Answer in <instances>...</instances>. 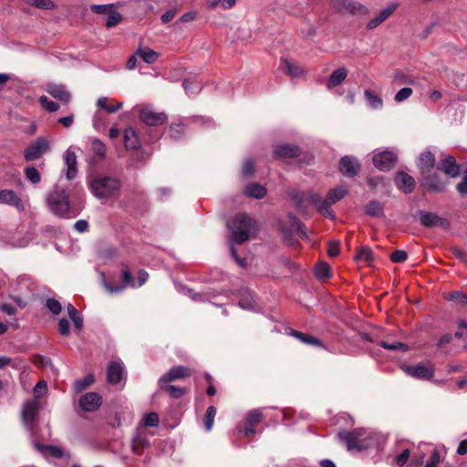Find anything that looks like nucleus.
<instances>
[{
    "instance_id": "nucleus-64",
    "label": "nucleus",
    "mask_w": 467,
    "mask_h": 467,
    "mask_svg": "<svg viewBox=\"0 0 467 467\" xmlns=\"http://www.w3.org/2000/svg\"><path fill=\"white\" fill-rule=\"evenodd\" d=\"M451 254L457 258L459 259L461 262L464 263L465 265H467V253L461 250L460 248L458 247H451Z\"/></svg>"
},
{
    "instance_id": "nucleus-50",
    "label": "nucleus",
    "mask_w": 467,
    "mask_h": 467,
    "mask_svg": "<svg viewBox=\"0 0 467 467\" xmlns=\"http://www.w3.org/2000/svg\"><path fill=\"white\" fill-rule=\"evenodd\" d=\"M25 174L26 179L34 184L38 183L41 180L40 173L35 167H26Z\"/></svg>"
},
{
    "instance_id": "nucleus-18",
    "label": "nucleus",
    "mask_w": 467,
    "mask_h": 467,
    "mask_svg": "<svg viewBox=\"0 0 467 467\" xmlns=\"http://www.w3.org/2000/svg\"><path fill=\"white\" fill-rule=\"evenodd\" d=\"M416 164L420 175L435 170L437 167L435 156L430 150H425L420 154Z\"/></svg>"
},
{
    "instance_id": "nucleus-6",
    "label": "nucleus",
    "mask_w": 467,
    "mask_h": 467,
    "mask_svg": "<svg viewBox=\"0 0 467 467\" xmlns=\"http://www.w3.org/2000/svg\"><path fill=\"white\" fill-rule=\"evenodd\" d=\"M439 171H440L436 168L427 173L421 174L420 178V187L431 193L443 192L450 184V181Z\"/></svg>"
},
{
    "instance_id": "nucleus-19",
    "label": "nucleus",
    "mask_w": 467,
    "mask_h": 467,
    "mask_svg": "<svg viewBox=\"0 0 467 467\" xmlns=\"http://www.w3.org/2000/svg\"><path fill=\"white\" fill-rule=\"evenodd\" d=\"M301 154V149L291 143H282L276 145L274 150V155L277 159H293Z\"/></svg>"
},
{
    "instance_id": "nucleus-10",
    "label": "nucleus",
    "mask_w": 467,
    "mask_h": 467,
    "mask_svg": "<svg viewBox=\"0 0 467 467\" xmlns=\"http://www.w3.org/2000/svg\"><path fill=\"white\" fill-rule=\"evenodd\" d=\"M348 194V190L343 186H337L331 189L323 199L324 215L327 217L333 218L334 214L330 209L331 205L341 201L345 196Z\"/></svg>"
},
{
    "instance_id": "nucleus-40",
    "label": "nucleus",
    "mask_w": 467,
    "mask_h": 467,
    "mask_svg": "<svg viewBox=\"0 0 467 467\" xmlns=\"http://www.w3.org/2000/svg\"><path fill=\"white\" fill-rule=\"evenodd\" d=\"M136 55L148 64L154 63L158 58V53L149 47L139 48Z\"/></svg>"
},
{
    "instance_id": "nucleus-59",
    "label": "nucleus",
    "mask_w": 467,
    "mask_h": 467,
    "mask_svg": "<svg viewBox=\"0 0 467 467\" xmlns=\"http://www.w3.org/2000/svg\"><path fill=\"white\" fill-rule=\"evenodd\" d=\"M184 131L182 124H172L170 127V136L174 139H179Z\"/></svg>"
},
{
    "instance_id": "nucleus-43",
    "label": "nucleus",
    "mask_w": 467,
    "mask_h": 467,
    "mask_svg": "<svg viewBox=\"0 0 467 467\" xmlns=\"http://www.w3.org/2000/svg\"><path fill=\"white\" fill-rule=\"evenodd\" d=\"M36 448L40 451H48L54 458L60 459L64 456L61 448L53 445H41L36 443Z\"/></svg>"
},
{
    "instance_id": "nucleus-7",
    "label": "nucleus",
    "mask_w": 467,
    "mask_h": 467,
    "mask_svg": "<svg viewBox=\"0 0 467 467\" xmlns=\"http://www.w3.org/2000/svg\"><path fill=\"white\" fill-rule=\"evenodd\" d=\"M291 198L298 209L304 210L308 205H313L319 213L324 215L323 199L317 192L313 191L306 192L296 191L292 192Z\"/></svg>"
},
{
    "instance_id": "nucleus-33",
    "label": "nucleus",
    "mask_w": 467,
    "mask_h": 467,
    "mask_svg": "<svg viewBox=\"0 0 467 467\" xmlns=\"http://www.w3.org/2000/svg\"><path fill=\"white\" fill-rule=\"evenodd\" d=\"M122 277H123V285H109V284L106 283V281H104V287L106 288V290L110 293V294H115V293H119V292H121L127 285H131L132 286H135V284L133 283V280H132V276L130 275V273L128 271V270H124L122 272Z\"/></svg>"
},
{
    "instance_id": "nucleus-26",
    "label": "nucleus",
    "mask_w": 467,
    "mask_h": 467,
    "mask_svg": "<svg viewBox=\"0 0 467 467\" xmlns=\"http://www.w3.org/2000/svg\"><path fill=\"white\" fill-rule=\"evenodd\" d=\"M286 333L289 336L298 339L303 344L313 346V347H317V348L324 347L322 341L317 337H314V336H311L308 334H305L303 332H300V331L293 329V328H287Z\"/></svg>"
},
{
    "instance_id": "nucleus-44",
    "label": "nucleus",
    "mask_w": 467,
    "mask_h": 467,
    "mask_svg": "<svg viewBox=\"0 0 467 467\" xmlns=\"http://www.w3.org/2000/svg\"><path fill=\"white\" fill-rule=\"evenodd\" d=\"M446 300L457 302L462 306H467V293L464 294L461 291H453L444 296Z\"/></svg>"
},
{
    "instance_id": "nucleus-38",
    "label": "nucleus",
    "mask_w": 467,
    "mask_h": 467,
    "mask_svg": "<svg viewBox=\"0 0 467 467\" xmlns=\"http://www.w3.org/2000/svg\"><path fill=\"white\" fill-rule=\"evenodd\" d=\"M364 96L367 103L374 109H379L383 107V101L379 96L375 94L370 89L364 91Z\"/></svg>"
},
{
    "instance_id": "nucleus-37",
    "label": "nucleus",
    "mask_w": 467,
    "mask_h": 467,
    "mask_svg": "<svg viewBox=\"0 0 467 467\" xmlns=\"http://www.w3.org/2000/svg\"><path fill=\"white\" fill-rule=\"evenodd\" d=\"M314 274L318 280L327 279L331 276V267L327 263H317L314 267Z\"/></svg>"
},
{
    "instance_id": "nucleus-56",
    "label": "nucleus",
    "mask_w": 467,
    "mask_h": 467,
    "mask_svg": "<svg viewBox=\"0 0 467 467\" xmlns=\"http://www.w3.org/2000/svg\"><path fill=\"white\" fill-rule=\"evenodd\" d=\"M121 20V16L119 13L116 11H112L109 14L107 20H106V26L107 27H113L119 24V22Z\"/></svg>"
},
{
    "instance_id": "nucleus-39",
    "label": "nucleus",
    "mask_w": 467,
    "mask_h": 467,
    "mask_svg": "<svg viewBox=\"0 0 467 467\" xmlns=\"http://www.w3.org/2000/svg\"><path fill=\"white\" fill-rule=\"evenodd\" d=\"M150 445L149 440L141 436L140 434H138L132 439V451L134 453L140 455L142 453L145 448H147Z\"/></svg>"
},
{
    "instance_id": "nucleus-24",
    "label": "nucleus",
    "mask_w": 467,
    "mask_h": 467,
    "mask_svg": "<svg viewBox=\"0 0 467 467\" xmlns=\"http://www.w3.org/2000/svg\"><path fill=\"white\" fill-rule=\"evenodd\" d=\"M46 91L56 99L60 100L64 104L69 103L71 99L70 93L62 85L56 83H47L46 85Z\"/></svg>"
},
{
    "instance_id": "nucleus-61",
    "label": "nucleus",
    "mask_w": 467,
    "mask_h": 467,
    "mask_svg": "<svg viewBox=\"0 0 467 467\" xmlns=\"http://www.w3.org/2000/svg\"><path fill=\"white\" fill-rule=\"evenodd\" d=\"M410 455V451L409 449H405L402 452L396 456L395 462L399 466H403L408 462Z\"/></svg>"
},
{
    "instance_id": "nucleus-41",
    "label": "nucleus",
    "mask_w": 467,
    "mask_h": 467,
    "mask_svg": "<svg viewBox=\"0 0 467 467\" xmlns=\"http://www.w3.org/2000/svg\"><path fill=\"white\" fill-rule=\"evenodd\" d=\"M216 412L217 410L214 406H210L207 408L203 419L204 428L206 431H210L213 429Z\"/></svg>"
},
{
    "instance_id": "nucleus-48",
    "label": "nucleus",
    "mask_w": 467,
    "mask_h": 467,
    "mask_svg": "<svg viewBox=\"0 0 467 467\" xmlns=\"http://www.w3.org/2000/svg\"><path fill=\"white\" fill-rule=\"evenodd\" d=\"M39 103L41 107L48 112H56L59 109V105L54 101L49 100L47 96H41L39 98Z\"/></svg>"
},
{
    "instance_id": "nucleus-49",
    "label": "nucleus",
    "mask_w": 467,
    "mask_h": 467,
    "mask_svg": "<svg viewBox=\"0 0 467 467\" xmlns=\"http://www.w3.org/2000/svg\"><path fill=\"white\" fill-rule=\"evenodd\" d=\"M380 347H382L385 349L392 350V351H407L408 347L404 343L400 342H395V343H388L386 341H380L379 343Z\"/></svg>"
},
{
    "instance_id": "nucleus-13",
    "label": "nucleus",
    "mask_w": 467,
    "mask_h": 467,
    "mask_svg": "<svg viewBox=\"0 0 467 467\" xmlns=\"http://www.w3.org/2000/svg\"><path fill=\"white\" fill-rule=\"evenodd\" d=\"M49 149V143L44 137H38L35 142L30 144L24 151L25 159L32 161L39 159Z\"/></svg>"
},
{
    "instance_id": "nucleus-32",
    "label": "nucleus",
    "mask_w": 467,
    "mask_h": 467,
    "mask_svg": "<svg viewBox=\"0 0 467 467\" xmlns=\"http://www.w3.org/2000/svg\"><path fill=\"white\" fill-rule=\"evenodd\" d=\"M348 77V69L345 67H340L335 69L327 82V88L331 89L340 85Z\"/></svg>"
},
{
    "instance_id": "nucleus-12",
    "label": "nucleus",
    "mask_w": 467,
    "mask_h": 467,
    "mask_svg": "<svg viewBox=\"0 0 467 467\" xmlns=\"http://www.w3.org/2000/svg\"><path fill=\"white\" fill-rule=\"evenodd\" d=\"M40 409V403L36 400H28L24 403L21 417L26 427L32 431L36 418Z\"/></svg>"
},
{
    "instance_id": "nucleus-9",
    "label": "nucleus",
    "mask_w": 467,
    "mask_h": 467,
    "mask_svg": "<svg viewBox=\"0 0 467 467\" xmlns=\"http://www.w3.org/2000/svg\"><path fill=\"white\" fill-rule=\"evenodd\" d=\"M405 373L412 378L421 380H431L434 377V366L431 363H419L413 366L403 367Z\"/></svg>"
},
{
    "instance_id": "nucleus-47",
    "label": "nucleus",
    "mask_w": 467,
    "mask_h": 467,
    "mask_svg": "<svg viewBox=\"0 0 467 467\" xmlns=\"http://www.w3.org/2000/svg\"><path fill=\"white\" fill-rule=\"evenodd\" d=\"M97 105L105 109L108 113H114L122 107V103L119 102L115 106L108 104V99L105 97L99 98L97 101Z\"/></svg>"
},
{
    "instance_id": "nucleus-55",
    "label": "nucleus",
    "mask_w": 467,
    "mask_h": 467,
    "mask_svg": "<svg viewBox=\"0 0 467 467\" xmlns=\"http://www.w3.org/2000/svg\"><path fill=\"white\" fill-rule=\"evenodd\" d=\"M339 242L335 240H330L327 244V255L329 257H336L339 254Z\"/></svg>"
},
{
    "instance_id": "nucleus-58",
    "label": "nucleus",
    "mask_w": 467,
    "mask_h": 467,
    "mask_svg": "<svg viewBox=\"0 0 467 467\" xmlns=\"http://www.w3.org/2000/svg\"><path fill=\"white\" fill-rule=\"evenodd\" d=\"M412 94V88H402L400 89L395 95V100L397 102H401L407 99H409Z\"/></svg>"
},
{
    "instance_id": "nucleus-45",
    "label": "nucleus",
    "mask_w": 467,
    "mask_h": 467,
    "mask_svg": "<svg viewBox=\"0 0 467 467\" xmlns=\"http://www.w3.org/2000/svg\"><path fill=\"white\" fill-rule=\"evenodd\" d=\"M94 382V377L93 375L89 374L86 376L84 379L77 380L73 384V388L76 392H81L86 388H88L89 385H91Z\"/></svg>"
},
{
    "instance_id": "nucleus-34",
    "label": "nucleus",
    "mask_w": 467,
    "mask_h": 467,
    "mask_svg": "<svg viewBox=\"0 0 467 467\" xmlns=\"http://www.w3.org/2000/svg\"><path fill=\"white\" fill-rule=\"evenodd\" d=\"M284 71L291 78H300L304 74V69L296 63H293L287 59L282 60Z\"/></svg>"
},
{
    "instance_id": "nucleus-53",
    "label": "nucleus",
    "mask_w": 467,
    "mask_h": 467,
    "mask_svg": "<svg viewBox=\"0 0 467 467\" xmlns=\"http://www.w3.org/2000/svg\"><path fill=\"white\" fill-rule=\"evenodd\" d=\"M92 150L96 156L102 158L106 153V147L99 140H94L92 141Z\"/></svg>"
},
{
    "instance_id": "nucleus-5",
    "label": "nucleus",
    "mask_w": 467,
    "mask_h": 467,
    "mask_svg": "<svg viewBox=\"0 0 467 467\" xmlns=\"http://www.w3.org/2000/svg\"><path fill=\"white\" fill-rule=\"evenodd\" d=\"M50 212L59 217H66L69 213V201L65 189L56 187L47 197Z\"/></svg>"
},
{
    "instance_id": "nucleus-8",
    "label": "nucleus",
    "mask_w": 467,
    "mask_h": 467,
    "mask_svg": "<svg viewBox=\"0 0 467 467\" xmlns=\"http://www.w3.org/2000/svg\"><path fill=\"white\" fill-rule=\"evenodd\" d=\"M140 119L148 126H159L164 124L168 118L164 112H156L150 106H138Z\"/></svg>"
},
{
    "instance_id": "nucleus-21",
    "label": "nucleus",
    "mask_w": 467,
    "mask_h": 467,
    "mask_svg": "<svg viewBox=\"0 0 467 467\" xmlns=\"http://www.w3.org/2000/svg\"><path fill=\"white\" fill-rule=\"evenodd\" d=\"M262 412L260 409L251 410L245 420L244 425L241 431L244 436L248 437L255 433L254 427L261 421Z\"/></svg>"
},
{
    "instance_id": "nucleus-11",
    "label": "nucleus",
    "mask_w": 467,
    "mask_h": 467,
    "mask_svg": "<svg viewBox=\"0 0 467 467\" xmlns=\"http://www.w3.org/2000/svg\"><path fill=\"white\" fill-rule=\"evenodd\" d=\"M333 7L339 13L351 15H367L368 9L362 4L353 0H333Z\"/></svg>"
},
{
    "instance_id": "nucleus-63",
    "label": "nucleus",
    "mask_w": 467,
    "mask_h": 467,
    "mask_svg": "<svg viewBox=\"0 0 467 467\" xmlns=\"http://www.w3.org/2000/svg\"><path fill=\"white\" fill-rule=\"evenodd\" d=\"M254 171V164L252 160L248 159L244 161L243 169H242V174L244 176H250Z\"/></svg>"
},
{
    "instance_id": "nucleus-4",
    "label": "nucleus",
    "mask_w": 467,
    "mask_h": 467,
    "mask_svg": "<svg viewBox=\"0 0 467 467\" xmlns=\"http://www.w3.org/2000/svg\"><path fill=\"white\" fill-rule=\"evenodd\" d=\"M368 433L363 429L341 431L337 434L338 442L344 444L348 451H362L368 447L366 442Z\"/></svg>"
},
{
    "instance_id": "nucleus-16",
    "label": "nucleus",
    "mask_w": 467,
    "mask_h": 467,
    "mask_svg": "<svg viewBox=\"0 0 467 467\" xmlns=\"http://www.w3.org/2000/svg\"><path fill=\"white\" fill-rule=\"evenodd\" d=\"M421 225L427 228L441 226L446 228L449 225L448 220L439 217L436 213L420 210L417 212Z\"/></svg>"
},
{
    "instance_id": "nucleus-30",
    "label": "nucleus",
    "mask_w": 467,
    "mask_h": 467,
    "mask_svg": "<svg viewBox=\"0 0 467 467\" xmlns=\"http://www.w3.org/2000/svg\"><path fill=\"white\" fill-rule=\"evenodd\" d=\"M397 9V5L392 4L389 5L387 8L380 11V13L368 21L367 27L368 29H374L379 26L381 23L386 21Z\"/></svg>"
},
{
    "instance_id": "nucleus-1",
    "label": "nucleus",
    "mask_w": 467,
    "mask_h": 467,
    "mask_svg": "<svg viewBox=\"0 0 467 467\" xmlns=\"http://www.w3.org/2000/svg\"><path fill=\"white\" fill-rule=\"evenodd\" d=\"M278 230L284 244L294 249H298L301 246L296 234L301 239L307 238L306 226L299 219L291 214L286 220L278 223Z\"/></svg>"
},
{
    "instance_id": "nucleus-27",
    "label": "nucleus",
    "mask_w": 467,
    "mask_h": 467,
    "mask_svg": "<svg viewBox=\"0 0 467 467\" xmlns=\"http://www.w3.org/2000/svg\"><path fill=\"white\" fill-rule=\"evenodd\" d=\"M0 203L11 205L18 211L24 210V203L22 200L12 190L0 191Z\"/></svg>"
},
{
    "instance_id": "nucleus-60",
    "label": "nucleus",
    "mask_w": 467,
    "mask_h": 467,
    "mask_svg": "<svg viewBox=\"0 0 467 467\" xmlns=\"http://www.w3.org/2000/svg\"><path fill=\"white\" fill-rule=\"evenodd\" d=\"M166 390L170 393V395L174 398V399H178V398H181L182 396L184 395L185 393V390L184 389H182V388H179V387H175L173 385H169L167 386L166 388Z\"/></svg>"
},
{
    "instance_id": "nucleus-46",
    "label": "nucleus",
    "mask_w": 467,
    "mask_h": 467,
    "mask_svg": "<svg viewBox=\"0 0 467 467\" xmlns=\"http://www.w3.org/2000/svg\"><path fill=\"white\" fill-rule=\"evenodd\" d=\"M26 3L34 7L45 10H51L56 7L52 0H26Z\"/></svg>"
},
{
    "instance_id": "nucleus-35",
    "label": "nucleus",
    "mask_w": 467,
    "mask_h": 467,
    "mask_svg": "<svg viewBox=\"0 0 467 467\" xmlns=\"http://www.w3.org/2000/svg\"><path fill=\"white\" fill-rule=\"evenodd\" d=\"M357 262H364L368 265H370L374 260L373 252L369 247L360 246L358 249V253L354 257Z\"/></svg>"
},
{
    "instance_id": "nucleus-52",
    "label": "nucleus",
    "mask_w": 467,
    "mask_h": 467,
    "mask_svg": "<svg viewBox=\"0 0 467 467\" xmlns=\"http://www.w3.org/2000/svg\"><path fill=\"white\" fill-rule=\"evenodd\" d=\"M160 422L159 415L156 412H150L143 418L144 427H156Z\"/></svg>"
},
{
    "instance_id": "nucleus-62",
    "label": "nucleus",
    "mask_w": 467,
    "mask_h": 467,
    "mask_svg": "<svg viewBox=\"0 0 467 467\" xmlns=\"http://www.w3.org/2000/svg\"><path fill=\"white\" fill-rule=\"evenodd\" d=\"M441 462V456L438 450H433L431 454V459L427 462L425 467H438V464Z\"/></svg>"
},
{
    "instance_id": "nucleus-3",
    "label": "nucleus",
    "mask_w": 467,
    "mask_h": 467,
    "mask_svg": "<svg viewBox=\"0 0 467 467\" xmlns=\"http://www.w3.org/2000/svg\"><path fill=\"white\" fill-rule=\"evenodd\" d=\"M254 226V221L245 213L237 214L232 223H227L232 241L239 244L244 243L249 238Z\"/></svg>"
},
{
    "instance_id": "nucleus-23",
    "label": "nucleus",
    "mask_w": 467,
    "mask_h": 467,
    "mask_svg": "<svg viewBox=\"0 0 467 467\" xmlns=\"http://www.w3.org/2000/svg\"><path fill=\"white\" fill-rule=\"evenodd\" d=\"M124 377V366L119 361H112L107 368V380L110 384H118Z\"/></svg>"
},
{
    "instance_id": "nucleus-22",
    "label": "nucleus",
    "mask_w": 467,
    "mask_h": 467,
    "mask_svg": "<svg viewBox=\"0 0 467 467\" xmlns=\"http://www.w3.org/2000/svg\"><path fill=\"white\" fill-rule=\"evenodd\" d=\"M192 374L191 368L184 366H178L171 368L168 372L160 378V382L168 383L179 379L190 377Z\"/></svg>"
},
{
    "instance_id": "nucleus-31",
    "label": "nucleus",
    "mask_w": 467,
    "mask_h": 467,
    "mask_svg": "<svg viewBox=\"0 0 467 467\" xmlns=\"http://www.w3.org/2000/svg\"><path fill=\"white\" fill-rule=\"evenodd\" d=\"M124 145L127 150H138L140 147V142L135 130L131 127L125 129Z\"/></svg>"
},
{
    "instance_id": "nucleus-17",
    "label": "nucleus",
    "mask_w": 467,
    "mask_h": 467,
    "mask_svg": "<svg viewBox=\"0 0 467 467\" xmlns=\"http://www.w3.org/2000/svg\"><path fill=\"white\" fill-rule=\"evenodd\" d=\"M397 161L396 155L391 151H383L374 155L373 164L379 170L387 171L395 166Z\"/></svg>"
},
{
    "instance_id": "nucleus-28",
    "label": "nucleus",
    "mask_w": 467,
    "mask_h": 467,
    "mask_svg": "<svg viewBox=\"0 0 467 467\" xmlns=\"http://www.w3.org/2000/svg\"><path fill=\"white\" fill-rule=\"evenodd\" d=\"M239 306L247 310L256 311L258 306L254 301V293L248 288H244L240 293Z\"/></svg>"
},
{
    "instance_id": "nucleus-14",
    "label": "nucleus",
    "mask_w": 467,
    "mask_h": 467,
    "mask_svg": "<svg viewBox=\"0 0 467 467\" xmlns=\"http://www.w3.org/2000/svg\"><path fill=\"white\" fill-rule=\"evenodd\" d=\"M361 170L358 160L352 155L342 157L338 162V171L348 178L356 177Z\"/></svg>"
},
{
    "instance_id": "nucleus-36",
    "label": "nucleus",
    "mask_w": 467,
    "mask_h": 467,
    "mask_svg": "<svg viewBox=\"0 0 467 467\" xmlns=\"http://www.w3.org/2000/svg\"><path fill=\"white\" fill-rule=\"evenodd\" d=\"M383 207L380 202L370 201L365 206V213L372 217H381L384 215Z\"/></svg>"
},
{
    "instance_id": "nucleus-15",
    "label": "nucleus",
    "mask_w": 467,
    "mask_h": 467,
    "mask_svg": "<svg viewBox=\"0 0 467 467\" xmlns=\"http://www.w3.org/2000/svg\"><path fill=\"white\" fill-rule=\"evenodd\" d=\"M436 168L442 171L448 178H457L461 174V166L451 155L440 161Z\"/></svg>"
},
{
    "instance_id": "nucleus-51",
    "label": "nucleus",
    "mask_w": 467,
    "mask_h": 467,
    "mask_svg": "<svg viewBox=\"0 0 467 467\" xmlns=\"http://www.w3.org/2000/svg\"><path fill=\"white\" fill-rule=\"evenodd\" d=\"M47 391V385L45 380H40L36 383L33 389L34 400H37L42 398Z\"/></svg>"
},
{
    "instance_id": "nucleus-20",
    "label": "nucleus",
    "mask_w": 467,
    "mask_h": 467,
    "mask_svg": "<svg viewBox=\"0 0 467 467\" xmlns=\"http://www.w3.org/2000/svg\"><path fill=\"white\" fill-rule=\"evenodd\" d=\"M395 184L404 193H411L416 185L415 179L405 171H400L395 176Z\"/></svg>"
},
{
    "instance_id": "nucleus-2",
    "label": "nucleus",
    "mask_w": 467,
    "mask_h": 467,
    "mask_svg": "<svg viewBox=\"0 0 467 467\" xmlns=\"http://www.w3.org/2000/svg\"><path fill=\"white\" fill-rule=\"evenodd\" d=\"M88 184L93 195L102 202L115 196L120 188V182L119 180L103 175L90 177Z\"/></svg>"
},
{
    "instance_id": "nucleus-29",
    "label": "nucleus",
    "mask_w": 467,
    "mask_h": 467,
    "mask_svg": "<svg viewBox=\"0 0 467 467\" xmlns=\"http://www.w3.org/2000/svg\"><path fill=\"white\" fill-rule=\"evenodd\" d=\"M64 162L67 167L66 177L70 181L77 175V157L70 149H67L64 154Z\"/></svg>"
},
{
    "instance_id": "nucleus-54",
    "label": "nucleus",
    "mask_w": 467,
    "mask_h": 467,
    "mask_svg": "<svg viewBox=\"0 0 467 467\" xmlns=\"http://www.w3.org/2000/svg\"><path fill=\"white\" fill-rule=\"evenodd\" d=\"M389 258L391 262L400 264L407 260L408 254L404 250H396L390 254Z\"/></svg>"
},
{
    "instance_id": "nucleus-25",
    "label": "nucleus",
    "mask_w": 467,
    "mask_h": 467,
    "mask_svg": "<svg viewBox=\"0 0 467 467\" xmlns=\"http://www.w3.org/2000/svg\"><path fill=\"white\" fill-rule=\"evenodd\" d=\"M101 404V397L96 392H88L81 396L79 405L85 411H94Z\"/></svg>"
},
{
    "instance_id": "nucleus-42",
    "label": "nucleus",
    "mask_w": 467,
    "mask_h": 467,
    "mask_svg": "<svg viewBox=\"0 0 467 467\" xmlns=\"http://www.w3.org/2000/svg\"><path fill=\"white\" fill-rule=\"evenodd\" d=\"M244 194L256 199L263 198V187L258 183H250L244 189Z\"/></svg>"
},
{
    "instance_id": "nucleus-57",
    "label": "nucleus",
    "mask_w": 467,
    "mask_h": 467,
    "mask_svg": "<svg viewBox=\"0 0 467 467\" xmlns=\"http://www.w3.org/2000/svg\"><path fill=\"white\" fill-rule=\"evenodd\" d=\"M46 306L54 315H58L62 309L60 303L54 298H48Z\"/></svg>"
}]
</instances>
